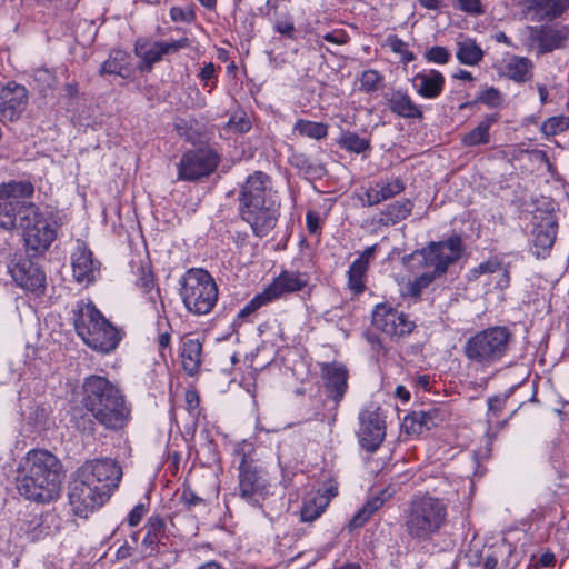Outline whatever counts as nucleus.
<instances>
[{"label":"nucleus","instance_id":"obj_55","mask_svg":"<svg viewBox=\"0 0 569 569\" xmlns=\"http://www.w3.org/2000/svg\"><path fill=\"white\" fill-rule=\"evenodd\" d=\"M184 400L189 413L196 415L200 402L198 392L193 389H188L184 395Z\"/></svg>","mask_w":569,"mask_h":569},{"label":"nucleus","instance_id":"obj_58","mask_svg":"<svg viewBox=\"0 0 569 569\" xmlns=\"http://www.w3.org/2000/svg\"><path fill=\"white\" fill-rule=\"evenodd\" d=\"M261 303L259 301V298H257L256 296L249 301V303H247L238 313V317L239 318H244L251 313H253L254 311H257L259 308H261Z\"/></svg>","mask_w":569,"mask_h":569},{"label":"nucleus","instance_id":"obj_33","mask_svg":"<svg viewBox=\"0 0 569 569\" xmlns=\"http://www.w3.org/2000/svg\"><path fill=\"white\" fill-rule=\"evenodd\" d=\"M493 120H483L475 129L462 137V143L466 147L486 144L490 140L489 129Z\"/></svg>","mask_w":569,"mask_h":569},{"label":"nucleus","instance_id":"obj_12","mask_svg":"<svg viewBox=\"0 0 569 569\" xmlns=\"http://www.w3.org/2000/svg\"><path fill=\"white\" fill-rule=\"evenodd\" d=\"M20 228L27 249L36 253L44 252L57 236L54 223L34 204L22 207Z\"/></svg>","mask_w":569,"mask_h":569},{"label":"nucleus","instance_id":"obj_32","mask_svg":"<svg viewBox=\"0 0 569 569\" xmlns=\"http://www.w3.org/2000/svg\"><path fill=\"white\" fill-rule=\"evenodd\" d=\"M557 234V223L552 219H548L546 224H538L535 228V244L537 247L548 249L555 243Z\"/></svg>","mask_w":569,"mask_h":569},{"label":"nucleus","instance_id":"obj_41","mask_svg":"<svg viewBox=\"0 0 569 569\" xmlns=\"http://www.w3.org/2000/svg\"><path fill=\"white\" fill-rule=\"evenodd\" d=\"M359 81H360L359 90L368 93V92L377 91L381 88L383 77L378 71H376L373 69H369V70H365L361 73Z\"/></svg>","mask_w":569,"mask_h":569},{"label":"nucleus","instance_id":"obj_9","mask_svg":"<svg viewBox=\"0 0 569 569\" xmlns=\"http://www.w3.org/2000/svg\"><path fill=\"white\" fill-rule=\"evenodd\" d=\"M180 296L188 311L207 315L217 303L218 288L208 271L193 268L180 279Z\"/></svg>","mask_w":569,"mask_h":569},{"label":"nucleus","instance_id":"obj_27","mask_svg":"<svg viewBox=\"0 0 569 569\" xmlns=\"http://www.w3.org/2000/svg\"><path fill=\"white\" fill-rule=\"evenodd\" d=\"M389 109L402 118H422V111L413 103L411 98L400 91H396L388 99Z\"/></svg>","mask_w":569,"mask_h":569},{"label":"nucleus","instance_id":"obj_23","mask_svg":"<svg viewBox=\"0 0 569 569\" xmlns=\"http://www.w3.org/2000/svg\"><path fill=\"white\" fill-rule=\"evenodd\" d=\"M131 56L122 50L111 51L109 58L101 64L99 73L101 76H119L123 79H128L133 73V66L131 62Z\"/></svg>","mask_w":569,"mask_h":569},{"label":"nucleus","instance_id":"obj_48","mask_svg":"<svg viewBox=\"0 0 569 569\" xmlns=\"http://www.w3.org/2000/svg\"><path fill=\"white\" fill-rule=\"evenodd\" d=\"M171 19L176 22H191L194 19V11L191 7H173L170 10Z\"/></svg>","mask_w":569,"mask_h":569},{"label":"nucleus","instance_id":"obj_7","mask_svg":"<svg viewBox=\"0 0 569 569\" xmlns=\"http://www.w3.org/2000/svg\"><path fill=\"white\" fill-rule=\"evenodd\" d=\"M447 520V506L443 500L429 495L415 497L403 513L407 535L418 541H427L439 532Z\"/></svg>","mask_w":569,"mask_h":569},{"label":"nucleus","instance_id":"obj_57","mask_svg":"<svg viewBox=\"0 0 569 569\" xmlns=\"http://www.w3.org/2000/svg\"><path fill=\"white\" fill-rule=\"evenodd\" d=\"M181 500L189 508L196 507L203 502V499L198 497L191 489H184L182 491Z\"/></svg>","mask_w":569,"mask_h":569},{"label":"nucleus","instance_id":"obj_47","mask_svg":"<svg viewBox=\"0 0 569 569\" xmlns=\"http://www.w3.org/2000/svg\"><path fill=\"white\" fill-rule=\"evenodd\" d=\"M478 101L488 107L496 108L501 104L502 96L498 89L490 87L480 92Z\"/></svg>","mask_w":569,"mask_h":569},{"label":"nucleus","instance_id":"obj_49","mask_svg":"<svg viewBox=\"0 0 569 569\" xmlns=\"http://www.w3.org/2000/svg\"><path fill=\"white\" fill-rule=\"evenodd\" d=\"M33 77L42 87L52 88L56 84L53 72L46 68H39L33 71Z\"/></svg>","mask_w":569,"mask_h":569},{"label":"nucleus","instance_id":"obj_62","mask_svg":"<svg viewBox=\"0 0 569 569\" xmlns=\"http://www.w3.org/2000/svg\"><path fill=\"white\" fill-rule=\"evenodd\" d=\"M556 562V557L551 552L542 553L539 559L536 561V566L539 567H550Z\"/></svg>","mask_w":569,"mask_h":569},{"label":"nucleus","instance_id":"obj_35","mask_svg":"<svg viewBox=\"0 0 569 569\" xmlns=\"http://www.w3.org/2000/svg\"><path fill=\"white\" fill-rule=\"evenodd\" d=\"M284 293V271H282L262 292L256 295L261 306H266Z\"/></svg>","mask_w":569,"mask_h":569},{"label":"nucleus","instance_id":"obj_43","mask_svg":"<svg viewBox=\"0 0 569 569\" xmlns=\"http://www.w3.org/2000/svg\"><path fill=\"white\" fill-rule=\"evenodd\" d=\"M569 128V117L556 116L548 118L541 126V131L546 136H556Z\"/></svg>","mask_w":569,"mask_h":569},{"label":"nucleus","instance_id":"obj_64","mask_svg":"<svg viewBox=\"0 0 569 569\" xmlns=\"http://www.w3.org/2000/svg\"><path fill=\"white\" fill-rule=\"evenodd\" d=\"M214 66L212 63L206 64L200 72V77L203 81L208 82L214 77Z\"/></svg>","mask_w":569,"mask_h":569},{"label":"nucleus","instance_id":"obj_30","mask_svg":"<svg viewBox=\"0 0 569 569\" xmlns=\"http://www.w3.org/2000/svg\"><path fill=\"white\" fill-rule=\"evenodd\" d=\"M385 502L386 498L383 497V492L369 499L350 520V530L362 527L371 518V516L383 506Z\"/></svg>","mask_w":569,"mask_h":569},{"label":"nucleus","instance_id":"obj_25","mask_svg":"<svg viewBox=\"0 0 569 569\" xmlns=\"http://www.w3.org/2000/svg\"><path fill=\"white\" fill-rule=\"evenodd\" d=\"M417 92L428 99L438 97L445 84L443 76L438 71H430L429 73L417 74L413 79Z\"/></svg>","mask_w":569,"mask_h":569},{"label":"nucleus","instance_id":"obj_56","mask_svg":"<svg viewBox=\"0 0 569 569\" xmlns=\"http://www.w3.org/2000/svg\"><path fill=\"white\" fill-rule=\"evenodd\" d=\"M146 513V507L142 503L137 505L128 516V523L131 527H136Z\"/></svg>","mask_w":569,"mask_h":569},{"label":"nucleus","instance_id":"obj_26","mask_svg":"<svg viewBox=\"0 0 569 569\" xmlns=\"http://www.w3.org/2000/svg\"><path fill=\"white\" fill-rule=\"evenodd\" d=\"M329 502L330 497L328 495L320 493V491L307 496L303 499V503L300 509V520L302 522L315 521L321 516Z\"/></svg>","mask_w":569,"mask_h":569},{"label":"nucleus","instance_id":"obj_61","mask_svg":"<svg viewBox=\"0 0 569 569\" xmlns=\"http://www.w3.org/2000/svg\"><path fill=\"white\" fill-rule=\"evenodd\" d=\"M376 248L377 246H370V247H367L362 253L360 254V257L358 259H356L355 261H360L362 262L363 267L368 268L369 266V261L370 259L373 257L375 252H376Z\"/></svg>","mask_w":569,"mask_h":569},{"label":"nucleus","instance_id":"obj_1","mask_svg":"<svg viewBox=\"0 0 569 569\" xmlns=\"http://www.w3.org/2000/svg\"><path fill=\"white\" fill-rule=\"evenodd\" d=\"M122 479V468L111 458L84 461L69 486V503L74 515L87 518L109 500Z\"/></svg>","mask_w":569,"mask_h":569},{"label":"nucleus","instance_id":"obj_15","mask_svg":"<svg viewBox=\"0 0 569 569\" xmlns=\"http://www.w3.org/2000/svg\"><path fill=\"white\" fill-rule=\"evenodd\" d=\"M371 322L377 330L391 338L408 336L416 327L415 322L409 320L407 315L387 303H379L375 307Z\"/></svg>","mask_w":569,"mask_h":569},{"label":"nucleus","instance_id":"obj_14","mask_svg":"<svg viewBox=\"0 0 569 569\" xmlns=\"http://www.w3.org/2000/svg\"><path fill=\"white\" fill-rule=\"evenodd\" d=\"M219 163V156L210 148H199L186 152L178 163V178L194 181L211 174Z\"/></svg>","mask_w":569,"mask_h":569},{"label":"nucleus","instance_id":"obj_51","mask_svg":"<svg viewBox=\"0 0 569 569\" xmlns=\"http://www.w3.org/2000/svg\"><path fill=\"white\" fill-rule=\"evenodd\" d=\"M458 8L470 14H482L485 12L480 0H458Z\"/></svg>","mask_w":569,"mask_h":569},{"label":"nucleus","instance_id":"obj_36","mask_svg":"<svg viewBox=\"0 0 569 569\" xmlns=\"http://www.w3.org/2000/svg\"><path fill=\"white\" fill-rule=\"evenodd\" d=\"M339 144L341 148L355 153H361L370 149L368 139L361 138L351 131H346L340 136Z\"/></svg>","mask_w":569,"mask_h":569},{"label":"nucleus","instance_id":"obj_44","mask_svg":"<svg viewBox=\"0 0 569 569\" xmlns=\"http://www.w3.org/2000/svg\"><path fill=\"white\" fill-rule=\"evenodd\" d=\"M425 416L418 411L407 415L402 422V429L409 435H420L426 431Z\"/></svg>","mask_w":569,"mask_h":569},{"label":"nucleus","instance_id":"obj_29","mask_svg":"<svg viewBox=\"0 0 569 569\" xmlns=\"http://www.w3.org/2000/svg\"><path fill=\"white\" fill-rule=\"evenodd\" d=\"M413 203L409 199L396 201L389 204L382 212L380 222L386 226H393L405 220L412 211Z\"/></svg>","mask_w":569,"mask_h":569},{"label":"nucleus","instance_id":"obj_13","mask_svg":"<svg viewBox=\"0 0 569 569\" xmlns=\"http://www.w3.org/2000/svg\"><path fill=\"white\" fill-rule=\"evenodd\" d=\"M33 186L30 182L10 181L0 184V227L11 230L21 224V210L24 206H33L20 198L30 197Z\"/></svg>","mask_w":569,"mask_h":569},{"label":"nucleus","instance_id":"obj_63","mask_svg":"<svg viewBox=\"0 0 569 569\" xmlns=\"http://www.w3.org/2000/svg\"><path fill=\"white\" fill-rule=\"evenodd\" d=\"M419 4L428 10H439L443 0H418Z\"/></svg>","mask_w":569,"mask_h":569},{"label":"nucleus","instance_id":"obj_5","mask_svg":"<svg viewBox=\"0 0 569 569\" xmlns=\"http://www.w3.org/2000/svg\"><path fill=\"white\" fill-rule=\"evenodd\" d=\"M77 335L92 350L110 353L122 339L120 330L97 309L91 301H78L73 309Z\"/></svg>","mask_w":569,"mask_h":569},{"label":"nucleus","instance_id":"obj_40","mask_svg":"<svg viewBox=\"0 0 569 569\" xmlns=\"http://www.w3.org/2000/svg\"><path fill=\"white\" fill-rule=\"evenodd\" d=\"M258 439L262 440V433H278L281 430V417L278 415V418L274 420V417L269 415H263L258 418L257 421Z\"/></svg>","mask_w":569,"mask_h":569},{"label":"nucleus","instance_id":"obj_37","mask_svg":"<svg viewBox=\"0 0 569 569\" xmlns=\"http://www.w3.org/2000/svg\"><path fill=\"white\" fill-rule=\"evenodd\" d=\"M327 126L321 122H312L308 120H299L293 128V132L313 139H321L327 136Z\"/></svg>","mask_w":569,"mask_h":569},{"label":"nucleus","instance_id":"obj_2","mask_svg":"<svg viewBox=\"0 0 569 569\" xmlns=\"http://www.w3.org/2000/svg\"><path fill=\"white\" fill-rule=\"evenodd\" d=\"M62 465L48 450H30L18 468L17 489L27 500L49 503L61 491Z\"/></svg>","mask_w":569,"mask_h":569},{"label":"nucleus","instance_id":"obj_4","mask_svg":"<svg viewBox=\"0 0 569 569\" xmlns=\"http://www.w3.org/2000/svg\"><path fill=\"white\" fill-rule=\"evenodd\" d=\"M83 405L107 429H121L128 420V410L119 389L107 378L92 375L86 378Z\"/></svg>","mask_w":569,"mask_h":569},{"label":"nucleus","instance_id":"obj_8","mask_svg":"<svg viewBox=\"0 0 569 569\" xmlns=\"http://www.w3.org/2000/svg\"><path fill=\"white\" fill-rule=\"evenodd\" d=\"M512 335L507 327H491L470 337L465 347V356L471 362L490 366L500 361L507 353Z\"/></svg>","mask_w":569,"mask_h":569},{"label":"nucleus","instance_id":"obj_59","mask_svg":"<svg viewBox=\"0 0 569 569\" xmlns=\"http://www.w3.org/2000/svg\"><path fill=\"white\" fill-rule=\"evenodd\" d=\"M261 303L259 301V298H257L256 296L249 301V303H247L238 313V317L239 318H244L251 313H253L254 311H257L259 308H261Z\"/></svg>","mask_w":569,"mask_h":569},{"label":"nucleus","instance_id":"obj_39","mask_svg":"<svg viewBox=\"0 0 569 569\" xmlns=\"http://www.w3.org/2000/svg\"><path fill=\"white\" fill-rule=\"evenodd\" d=\"M368 268L362 262L353 261L348 271V286L350 290L358 295L365 289L363 277Z\"/></svg>","mask_w":569,"mask_h":569},{"label":"nucleus","instance_id":"obj_24","mask_svg":"<svg viewBox=\"0 0 569 569\" xmlns=\"http://www.w3.org/2000/svg\"><path fill=\"white\" fill-rule=\"evenodd\" d=\"M502 74L517 83H525L533 76V63L526 57H508L503 60Z\"/></svg>","mask_w":569,"mask_h":569},{"label":"nucleus","instance_id":"obj_10","mask_svg":"<svg viewBox=\"0 0 569 569\" xmlns=\"http://www.w3.org/2000/svg\"><path fill=\"white\" fill-rule=\"evenodd\" d=\"M253 445L243 440L236 446L234 453L240 457L239 463V495L250 503H258L259 498L267 491V478L263 470L252 458Z\"/></svg>","mask_w":569,"mask_h":569},{"label":"nucleus","instance_id":"obj_3","mask_svg":"<svg viewBox=\"0 0 569 569\" xmlns=\"http://www.w3.org/2000/svg\"><path fill=\"white\" fill-rule=\"evenodd\" d=\"M241 217L257 236L273 228L279 216L280 199L270 178L261 171L249 176L240 191Z\"/></svg>","mask_w":569,"mask_h":569},{"label":"nucleus","instance_id":"obj_17","mask_svg":"<svg viewBox=\"0 0 569 569\" xmlns=\"http://www.w3.org/2000/svg\"><path fill=\"white\" fill-rule=\"evenodd\" d=\"M14 282L22 289L40 296L46 290V274L32 260L23 258L9 268Z\"/></svg>","mask_w":569,"mask_h":569},{"label":"nucleus","instance_id":"obj_18","mask_svg":"<svg viewBox=\"0 0 569 569\" xmlns=\"http://www.w3.org/2000/svg\"><path fill=\"white\" fill-rule=\"evenodd\" d=\"M28 92L23 86L9 83L0 88V121H14L23 112Z\"/></svg>","mask_w":569,"mask_h":569},{"label":"nucleus","instance_id":"obj_53","mask_svg":"<svg viewBox=\"0 0 569 569\" xmlns=\"http://www.w3.org/2000/svg\"><path fill=\"white\" fill-rule=\"evenodd\" d=\"M427 58L437 63H446L449 59V52L443 47H432L427 52Z\"/></svg>","mask_w":569,"mask_h":569},{"label":"nucleus","instance_id":"obj_21","mask_svg":"<svg viewBox=\"0 0 569 569\" xmlns=\"http://www.w3.org/2000/svg\"><path fill=\"white\" fill-rule=\"evenodd\" d=\"M405 190V183L400 178L381 180L371 184L363 193L362 202L367 206H376Z\"/></svg>","mask_w":569,"mask_h":569},{"label":"nucleus","instance_id":"obj_16","mask_svg":"<svg viewBox=\"0 0 569 569\" xmlns=\"http://www.w3.org/2000/svg\"><path fill=\"white\" fill-rule=\"evenodd\" d=\"M358 440L369 452H375L386 437V422L379 410H363L359 416Z\"/></svg>","mask_w":569,"mask_h":569},{"label":"nucleus","instance_id":"obj_52","mask_svg":"<svg viewBox=\"0 0 569 569\" xmlns=\"http://www.w3.org/2000/svg\"><path fill=\"white\" fill-rule=\"evenodd\" d=\"M425 416L423 420L426 422V430H430L432 427H436L440 421H442L441 411L439 408H432L427 411H418Z\"/></svg>","mask_w":569,"mask_h":569},{"label":"nucleus","instance_id":"obj_54","mask_svg":"<svg viewBox=\"0 0 569 569\" xmlns=\"http://www.w3.org/2000/svg\"><path fill=\"white\" fill-rule=\"evenodd\" d=\"M307 229L310 234H317L320 230V214L313 210H309L306 216Z\"/></svg>","mask_w":569,"mask_h":569},{"label":"nucleus","instance_id":"obj_31","mask_svg":"<svg viewBox=\"0 0 569 569\" xmlns=\"http://www.w3.org/2000/svg\"><path fill=\"white\" fill-rule=\"evenodd\" d=\"M457 59L468 66L477 64L483 57L481 48L471 39L459 42Z\"/></svg>","mask_w":569,"mask_h":569},{"label":"nucleus","instance_id":"obj_19","mask_svg":"<svg viewBox=\"0 0 569 569\" xmlns=\"http://www.w3.org/2000/svg\"><path fill=\"white\" fill-rule=\"evenodd\" d=\"M321 377L326 395L337 405L343 399L348 389V369L340 362L322 363Z\"/></svg>","mask_w":569,"mask_h":569},{"label":"nucleus","instance_id":"obj_45","mask_svg":"<svg viewBox=\"0 0 569 569\" xmlns=\"http://www.w3.org/2000/svg\"><path fill=\"white\" fill-rule=\"evenodd\" d=\"M251 128V121L244 112L232 114L226 124V130L234 133L248 132Z\"/></svg>","mask_w":569,"mask_h":569},{"label":"nucleus","instance_id":"obj_38","mask_svg":"<svg viewBox=\"0 0 569 569\" xmlns=\"http://www.w3.org/2000/svg\"><path fill=\"white\" fill-rule=\"evenodd\" d=\"M144 529L146 536L142 543L147 547H152L159 541V538L163 532L164 521L159 516H152L148 519Z\"/></svg>","mask_w":569,"mask_h":569},{"label":"nucleus","instance_id":"obj_22","mask_svg":"<svg viewBox=\"0 0 569 569\" xmlns=\"http://www.w3.org/2000/svg\"><path fill=\"white\" fill-rule=\"evenodd\" d=\"M72 272L78 282H91L98 272L99 262L92 259V253L79 244L72 253Z\"/></svg>","mask_w":569,"mask_h":569},{"label":"nucleus","instance_id":"obj_11","mask_svg":"<svg viewBox=\"0 0 569 569\" xmlns=\"http://www.w3.org/2000/svg\"><path fill=\"white\" fill-rule=\"evenodd\" d=\"M523 14L540 23L538 36H567L566 26L558 21L569 9V0H520Z\"/></svg>","mask_w":569,"mask_h":569},{"label":"nucleus","instance_id":"obj_46","mask_svg":"<svg viewBox=\"0 0 569 569\" xmlns=\"http://www.w3.org/2000/svg\"><path fill=\"white\" fill-rule=\"evenodd\" d=\"M309 282V276L306 272H287V293L303 289Z\"/></svg>","mask_w":569,"mask_h":569},{"label":"nucleus","instance_id":"obj_60","mask_svg":"<svg viewBox=\"0 0 569 569\" xmlns=\"http://www.w3.org/2000/svg\"><path fill=\"white\" fill-rule=\"evenodd\" d=\"M292 373L303 381L309 376L308 363L303 360L299 361L298 366L292 367Z\"/></svg>","mask_w":569,"mask_h":569},{"label":"nucleus","instance_id":"obj_6","mask_svg":"<svg viewBox=\"0 0 569 569\" xmlns=\"http://www.w3.org/2000/svg\"><path fill=\"white\" fill-rule=\"evenodd\" d=\"M463 250L462 240L458 236L448 238L445 241L430 242L426 248L412 254L420 267L432 269L409 281L406 293L411 297H419L437 277L447 272L448 267L456 262Z\"/></svg>","mask_w":569,"mask_h":569},{"label":"nucleus","instance_id":"obj_28","mask_svg":"<svg viewBox=\"0 0 569 569\" xmlns=\"http://www.w3.org/2000/svg\"><path fill=\"white\" fill-rule=\"evenodd\" d=\"M202 345L198 339H188L183 342L181 358L183 370L194 376L201 365Z\"/></svg>","mask_w":569,"mask_h":569},{"label":"nucleus","instance_id":"obj_42","mask_svg":"<svg viewBox=\"0 0 569 569\" xmlns=\"http://www.w3.org/2000/svg\"><path fill=\"white\" fill-rule=\"evenodd\" d=\"M137 284L146 295H148V300L153 306L156 312H159L157 301L160 298V291L159 289L153 290L154 282L152 274L143 271Z\"/></svg>","mask_w":569,"mask_h":569},{"label":"nucleus","instance_id":"obj_50","mask_svg":"<svg viewBox=\"0 0 569 569\" xmlns=\"http://www.w3.org/2000/svg\"><path fill=\"white\" fill-rule=\"evenodd\" d=\"M501 269V261L498 258H490L487 261L480 263L477 268L472 270L473 274L480 276L485 273H493Z\"/></svg>","mask_w":569,"mask_h":569},{"label":"nucleus","instance_id":"obj_20","mask_svg":"<svg viewBox=\"0 0 569 569\" xmlns=\"http://www.w3.org/2000/svg\"><path fill=\"white\" fill-rule=\"evenodd\" d=\"M186 44V39L169 43L151 41L149 38H140L136 43L134 50L136 54L140 57L148 69H150L163 54L174 52Z\"/></svg>","mask_w":569,"mask_h":569},{"label":"nucleus","instance_id":"obj_34","mask_svg":"<svg viewBox=\"0 0 569 569\" xmlns=\"http://www.w3.org/2000/svg\"><path fill=\"white\" fill-rule=\"evenodd\" d=\"M565 38H531L528 50L537 57L561 49L565 46Z\"/></svg>","mask_w":569,"mask_h":569}]
</instances>
